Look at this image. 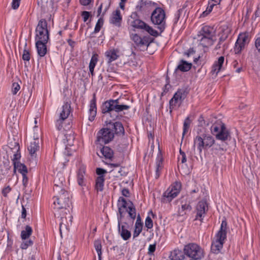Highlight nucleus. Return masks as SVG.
Wrapping results in <instances>:
<instances>
[{
	"mask_svg": "<svg viewBox=\"0 0 260 260\" xmlns=\"http://www.w3.org/2000/svg\"><path fill=\"white\" fill-rule=\"evenodd\" d=\"M129 108V106L120 104L119 99L107 101L102 106V113L105 114H109L113 120L117 118L119 112Z\"/></svg>",
	"mask_w": 260,
	"mask_h": 260,
	"instance_id": "obj_1",
	"label": "nucleus"
},
{
	"mask_svg": "<svg viewBox=\"0 0 260 260\" xmlns=\"http://www.w3.org/2000/svg\"><path fill=\"white\" fill-rule=\"evenodd\" d=\"M215 33L213 27L204 26L194 38L203 47H208L213 44Z\"/></svg>",
	"mask_w": 260,
	"mask_h": 260,
	"instance_id": "obj_2",
	"label": "nucleus"
},
{
	"mask_svg": "<svg viewBox=\"0 0 260 260\" xmlns=\"http://www.w3.org/2000/svg\"><path fill=\"white\" fill-rule=\"evenodd\" d=\"M118 209V219H122L124 214L127 212L129 217L133 220L136 217V210L132 202L126 201L123 197H120L117 203Z\"/></svg>",
	"mask_w": 260,
	"mask_h": 260,
	"instance_id": "obj_3",
	"label": "nucleus"
},
{
	"mask_svg": "<svg viewBox=\"0 0 260 260\" xmlns=\"http://www.w3.org/2000/svg\"><path fill=\"white\" fill-rule=\"evenodd\" d=\"M56 194L53 198V204L54 209L57 211L62 209V213L68 214L70 213L67 207H69L70 200L68 192L65 190L55 192Z\"/></svg>",
	"mask_w": 260,
	"mask_h": 260,
	"instance_id": "obj_4",
	"label": "nucleus"
},
{
	"mask_svg": "<svg viewBox=\"0 0 260 260\" xmlns=\"http://www.w3.org/2000/svg\"><path fill=\"white\" fill-rule=\"evenodd\" d=\"M226 221L223 220L220 230L216 235V239L213 241L211 246V250L214 253H218L223 247L224 241L226 237Z\"/></svg>",
	"mask_w": 260,
	"mask_h": 260,
	"instance_id": "obj_5",
	"label": "nucleus"
},
{
	"mask_svg": "<svg viewBox=\"0 0 260 260\" xmlns=\"http://www.w3.org/2000/svg\"><path fill=\"white\" fill-rule=\"evenodd\" d=\"M49 39L47 23L45 19H41L36 28V41L48 42Z\"/></svg>",
	"mask_w": 260,
	"mask_h": 260,
	"instance_id": "obj_6",
	"label": "nucleus"
},
{
	"mask_svg": "<svg viewBox=\"0 0 260 260\" xmlns=\"http://www.w3.org/2000/svg\"><path fill=\"white\" fill-rule=\"evenodd\" d=\"M165 13L160 8H156L152 12L151 16L152 22L157 25V28L162 32L166 27Z\"/></svg>",
	"mask_w": 260,
	"mask_h": 260,
	"instance_id": "obj_7",
	"label": "nucleus"
},
{
	"mask_svg": "<svg viewBox=\"0 0 260 260\" xmlns=\"http://www.w3.org/2000/svg\"><path fill=\"white\" fill-rule=\"evenodd\" d=\"M181 189V182L179 181L175 182L164 193L162 197V201L165 203L170 202L178 196Z\"/></svg>",
	"mask_w": 260,
	"mask_h": 260,
	"instance_id": "obj_8",
	"label": "nucleus"
},
{
	"mask_svg": "<svg viewBox=\"0 0 260 260\" xmlns=\"http://www.w3.org/2000/svg\"><path fill=\"white\" fill-rule=\"evenodd\" d=\"M114 138V133L110 128H103L98 133L97 142L102 146L107 144L112 140Z\"/></svg>",
	"mask_w": 260,
	"mask_h": 260,
	"instance_id": "obj_9",
	"label": "nucleus"
},
{
	"mask_svg": "<svg viewBox=\"0 0 260 260\" xmlns=\"http://www.w3.org/2000/svg\"><path fill=\"white\" fill-rule=\"evenodd\" d=\"M131 25L136 28L144 29L150 35L157 37L158 34L156 30L140 19H136L131 22Z\"/></svg>",
	"mask_w": 260,
	"mask_h": 260,
	"instance_id": "obj_10",
	"label": "nucleus"
},
{
	"mask_svg": "<svg viewBox=\"0 0 260 260\" xmlns=\"http://www.w3.org/2000/svg\"><path fill=\"white\" fill-rule=\"evenodd\" d=\"M249 42V38L246 34H240L236 42L234 51L236 54L240 53Z\"/></svg>",
	"mask_w": 260,
	"mask_h": 260,
	"instance_id": "obj_11",
	"label": "nucleus"
},
{
	"mask_svg": "<svg viewBox=\"0 0 260 260\" xmlns=\"http://www.w3.org/2000/svg\"><path fill=\"white\" fill-rule=\"evenodd\" d=\"M207 203L205 201H200L197 206V213L195 220H199L201 221L203 219L204 215L207 210Z\"/></svg>",
	"mask_w": 260,
	"mask_h": 260,
	"instance_id": "obj_12",
	"label": "nucleus"
},
{
	"mask_svg": "<svg viewBox=\"0 0 260 260\" xmlns=\"http://www.w3.org/2000/svg\"><path fill=\"white\" fill-rule=\"evenodd\" d=\"M34 139L32 142H31L28 146L27 149L29 151V154L32 157H36V152L39 150L40 145H39V139L38 136L35 137L34 136Z\"/></svg>",
	"mask_w": 260,
	"mask_h": 260,
	"instance_id": "obj_13",
	"label": "nucleus"
},
{
	"mask_svg": "<svg viewBox=\"0 0 260 260\" xmlns=\"http://www.w3.org/2000/svg\"><path fill=\"white\" fill-rule=\"evenodd\" d=\"M64 214H65L64 213H62V214H59V215L61 216L60 219L61 220L59 223V231L61 237L63 232H66L68 231V225L65 223H64V219L67 220V218H68L69 219L70 224H71L72 222V216L70 215V213H68V214H67L68 217L67 216H64Z\"/></svg>",
	"mask_w": 260,
	"mask_h": 260,
	"instance_id": "obj_14",
	"label": "nucleus"
},
{
	"mask_svg": "<svg viewBox=\"0 0 260 260\" xmlns=\"http://www.w3.org/2000/svg\"><path fill=\"white\" fill-rule=\"evenodd\" d=\"M193 142V147L194 148L197 146L200 154L202 153L203 149H206L203 134L197 135L194 139Z\"/></svg>",
	"mask_w": 260,
	"mask_h": 260,
	"instance_id": "obj_15",
	"label": "nucleus"
},
{
	"mask_svg": "<svg viewBox=\"0 0 260 260\" xmlns=\"http://www.w3.org/2000/svg\"><path fill=\"white\" fill-rule=\"evenodd\" d=\"M121 220L122 219H118V232L124 240H127L131 236V233L129 231L125 229L124 225H121Z\"/></svg>",
	"mask_w": 260,
	"mask_h": 260,
	"instance_id": "obj_16",
	"label": "nucleus"
},
{
	"mask_svg": "<svg viewBox=\"0 0 260 260\" xmlns=\"http://www.w3.org/2000/svg\"><path fill=\"white\" fill-rule=\"evenodd\" d=\"M216 138L222 141H225L230 137V134L225 125H221V128L219 133L216 134Z\"/></svg>",
	"mask_w": 260,
	"mask_h": 260,
	"instance_id": "obj_17",
	"label": "nucleus"
},
{
	"mask_svg": "<svg viewBox=\"0 0 260 260\" xmlns=\"http://www.w3.org/2000/svg\"><path fill=\"white\" fill-rule=\"evenodd\" d=\"M89 120L92 121L96 114V99L95 94H93V99L90 101V108L89 110Z\"/></svg>",
	"mask_w": 260,
	"mask_h": 260,
	"instance_id": "obj_18",
	"label": "nucleus"
},
{
	"mask_svg": "<svg viewBox=\"0 0 260 260\" xmlns=\"http://www.w3.org/2000/svg\"><path fill=\"white\" fill-rule=\"evenodd\" d=\"M64 181V179L62 177H60L57 175L54 179V186L53 190L55 192H59L60 191L65 190L63 186V182Z\"/></svg>",
	"mask_w": 260,
	"mask_h": 260,
	"instance_id": "obj_19",
	"label": "nucleus"
},
{
	"mask_svg": "<svg viewBox=\"0 0 260 260\" xmlns=\"http://www.w3.org/2000/svg\"><path fill=\"white\" fill-rule=\"evenodd\" d=\"M48 42L36 41L37 53L40 57L44 56L47 53L46 44Z\"/></svg>",
	"mask_w": 260,
	"mask_h": 260,
	"instance_id": "obj_20",
	"label": "nucleus"
},
{
	"mask_svg": "<svg viewBox=\"0 0 260 260\" xmlns=\"http://www.w3.org/2000/svg\"><path fill=\"white\" fill-rule=\"evenodd\" d=\"M224 60V57L220 56L218 58V60L214 63L212 66V70L211 71V73L212 75H214L215 76H217V74L221 69Z\"/></svg>",
	"mask_w": 260,
	"mask_h": 260,
	"instance_id": "obj_21",
	"label": "nucleus"
},
{
	"mask_svg": "<svg viewBox=\"0 0 260 260\" xmlns=\"http://www.w3.org/2000/svg\"><path fill=\"white\" fill-rule=\"evenodd\" d=\"M71 112V106L68 102L65 103L62 106L59 113V118L62 120L66 119L69 116Z\"/></svg>",
	"mask_w": 260,
	"mask_h": 260,
	"instance_id": "obj_22",
	"label": "nucleus"
},
{
	"mask_svg": "<svg viewBox=\"0 0 260 260\" xmlns=\"http://www.w3.org/2000/svg\"><path fill=\"white\" fill-rule=\"evenodd\" d=\"M64 138L63 139V142L67 145L71 146L74 144L75 140L74 133L72 129H69L64 134Z\"/></svg>",
	"mask_w": 260,
	"mask_h": 260,
	"instance_id": "obj_23",
	"label": "nucleus"
},
{
	"mask_svg": "<svg viewBox=\"0 0 260 260\" xmlns=\"http://www.w3.org/2000/svg\"><path fill=\"white\" fill-rule=\"evenodd\" d=\"M122 20V16L120 14V11L119 10H116L112 14L110 22L116 26H119L120 22Z\"/></svg>",
	"mask_w": 260,
	"mask_h": 260,
	"instance_id": "obj_24",
	"label": "nucleus"
},
{
	"mask_svg": "<svg viewBox=\"0 0 260 260\" xmlns=\"http://www.w3.org/2000/svg\"><path fill=\"white\" fill-rule=\"evenodd\" d=\"M131 39L138 47H141L148 45V42L146 40L142 39L137 34H132Z\"/></svg>",
	"mask_w": 260,
	"mask_h": 260,
	"instance_id": "obj_25",
	"label": "nucleus"
},
{
	"mask_svg": "<svg viewBox=\"0 0 260 260\" xmlns=\"http://www.w3.org/2000/svg\"><path fill=\"white\" fill-rule=\"evenodd\" d=\"M184 254L181 250L175 249L171 252L170 258L171 260H184L185 258Z\"/></svg>",
	"mask_w": 260,
	"mask_h": 260,
	"instance_id": "obj_26",
	"label": "nucleus"
},
{
	"mask_svg": "<svg viewBox=\"0 0 260 260\" xmlns=\"http://www.w3.org/2000/svg\"><path fill=\"white\" fill-rule=\"evenodd\" d=\"M100 153L106 159H111L113 156V150L108 146H104L101 148Z\"/></svg>",
	"mask_w": 260,
	"mask_h": 260,
	"instance_id": "obj_27",
	"label": "nucleus"
},
{
	"mask_svg": "<svg viewBox=\"0 0 260 260\" xmlns=\"http://www.w3.org/2000/svg\"><path fill=\"white\" fill-rule=\"evenodd\" d=\"M85 174V169L84 167H81L77 173V181L80 186L85 185L84 176Z\"/></svg>",
	"mask_w": 260,
	"mask_h": 260,
	"instance_id": "obj_28",
	"label": "nucleus"
},
{
	"mask_svg": "<svg viewBox=\"0 0 260 260\" xmlns=\"http://www.w3.org/2000/svg\"><path fill=\"white\" fill-rule=\"evenodd\" d=\"M118 52V51L114 49L107 51L106 52L105 55L108 59V63H111L118 58L119 57V55L117 54Z\"/></svg>",
	"mask_w": 260,
	"mask_h": 260,
	"instance_id": "obj_29",
	"label": "nucleus"
},
{
	"mask_svg": "<svg viewBox=\"0 0 260 260\" xmlns=\"http://www.w3.org/2000/svg\"><path fill=\"white\" fill-rule=\"evenodd\" d=\"M192 64L187 61L181 60L179 64L178 65L177 70H179L182 72H187L189 71L191 68Z\"/></svg>",
	"mask_w": 260,
	"mask_h": 260,
	"instance_id": "obj_30",
	"label": "nucleus"
},
{
	"mask_svg": "<svg viewBox=\"0 0 260 260\" xmlns=\"http://www.w3.org/2000/svg\"><path fill=\"white\" fill-rule=\"evenodd\" d=\"M206 149L210 148L215 142L214 138L209 134H203Z\"/></svg>",
	"mask_w": 260,
	"mask_h": 260,
	"instance_id": "obj_31",
	"label": "nucleus"
},
{
	"mask_svg": "<svg viewBox=\"0 0 260 260\" xmlns=\"http://www.w3.org/2000/svg\"><path fill=\"white\" fill-rule=\"evenodd\" d=\"M112 125L116 134L122 135L124 134V129L121 122H116L112 123Z\"/></svg>",
	"mask_w": 260,
	"mask_h": 260,
	"instance_id": "obj_32",
	"label": "nucleus"
},
{
	"mask_svg": "<svg viewBox=\"0 0 260 260\" xmlns=\"http://www.w3.org/2000/svg\"><path fill=\"white\" fill-rule=\"evenodd\" d=\"M15 169H17L18 171L21 174H27L28 171L26 166L22 163L14 162Z\"/></svg>",
	"mask_w": 260,
	"mask_h": 260,
	"instance_id": "obj_33",
	"label": "nucleus"
},
{
	"mask_svg": "<svg viewBox=\"0 0 260 260\" xmlns=\"http://www.w3.org/2000/svg\"><path fill=\"white\" fill-rule=\"evenodd\" d=\"M104 176H101L97 177L95 183V188L97 191H102L103 190L104 182Z\"/></svg>",
	"mask_w": 260,
	"mask_h": 260,
	"instance_id": "obj_34",
	"label": "nucleus"
},
{
	"mask_svg": "<svg viewBox=\"0 0 260 260\" xmlns=\"http://www.w3.org/2000/svg\"><path fill=\"white\" fill-rule=\"evenodd\" d=\"M163 168L162 158L158 157L156 162L155 178H158L160 175V171Z\"/></svg>",
	"mask_w": 260,
	"mask_h": 260,
	"instance_id": "obj_35",
	"label": "nucleus"
},
{
	"mask_svg": "<svg viewBox=\"0 0 260 260\" xmlns=\"http://www.w3.org/2000/svg\"><path fill=\"white\" fill-rule=\"evenodd\" d=\"M32 230L31 228L29 225L25 226V230L21 232V237L22 239H26L31 235Z\"/></svg>",
	"mask_w": 260,
	"mask_h": 260,
	"instance_id": "obj_36",
	"label": "nucleus"
},
{
	"mask_svg": "<svg viewBox=\"0 0 260 260\" xmlns=\"http://www.w3.org/2000/svg\"><path fill=\"white\" fill-rule=\"evenodd\" d=\"M15 148L16 150V153H15L13 155V158L12 159V161L13 165H14V162H19V159L21 157V154L19 152V146L18 143H15Z\"/></svg>",
	"mask_w": 260,
	"mask_h": 260,
	"instance_id": "obj_37",
	"label": "nucleus"
},
{
	"mask_svg": "<svg viewBox=\"0 0 260 260\" xmlns=\"http://www.w3.org/2000/svg\"><path fill=\"white\" fill-rule=\"evenodd\" d=\"M94 246L98 253L99 260H101L102 256V244L100 240H96L94 241Z\"/></svg>",
	"mask_w": 260,
	"mask_h": 260,
	"instance_id": "obj_38",
	"label": "nucleus"
},
{
	"mask_svg": "<svg viewBox=\"0 0 260 260\" xmlns=\"http://www.w3.org/2000/svg\"><path fill=\"white\" fill-rule=\"evenodd\" d=\"M222 125H224V124L221 122L218 123H215L213 124L211 127L212 133L216 136V134L219 133L220 131Z\"/></svg>",
	"mask_w": 260,
	"mask_h": 260,
	"instance_id": "obj_39",
	"label": "nucleus"
},
{
	"mask_svg": "<svg viewBox=\"0 0 260 260\" xmlns=\"http://www.w3.org/2000/svg\"><path fill=\"white\" fill-rule=\"evenodd\" d=\"M179 102H180V101L178 94L175 93L173 97L170 101V109H173Z\"/></svg>",
	"mask_w": 260,
	"mask_h": 260,
	"instance_id": "obj_40",
	"label": "nucleus"
},
{
	"mask_svg": "<svg viewBox=\"0 0 260 260\" xmlns=\"http://www.w3.org/2000/svg\"><path fill=\"white\" fill-rule=\"evenodd\" d=\"M143 224H139L138 223H135V230L133 233V238L137 237L141 233L142 230Z\"/></svg>",
	"mask_w": 260,
	"mask_h": 260,
	"instance_id": "obj_41",
	"label": "nucleus"
},
{
	"mask_svg": "<svg viewBox=\"0 0 260 260\" xmlns=\"http://www.w3.org/2000/svg\"><path fill=\"white\" fill-rule=\"evenodd\" d=\"M191 123V120L189 117H187L184 120L183 123V136H184L188 131Z\"/></svg>",
	"mask_w": 260,
	"mask_h": 260,
	"instance_id": "obj_42",
	"label": "nucleus"
},
{
	"mask_svg": "<svg viewBox=\"0 0 260 260\" xmlns=\"http://www.w3.org/2000/svg\"><path fill=\"white\" fill-rule=\"evenodd\" d=\"M98 55L96 53H94L90 59L89 68H94L98 61Z\"/></svg>",
	"mask_w": 260,
	"mask_h": 260,
	"instance_id": "obj_43",
	"label": "nucleus"
},
{
	"mask_svg": "<svg viewBox=\"0 0 260 260\" xmlns=\"http://www.w3.org/2000/svg\"><path fill=\"white\" fill-rule=\"evenodd\" d=\"M214 6L215 4L213 3V2H209L208 6L206 9V10L203 12L201 16L203 17L206 16L210 12L212 11Z\"/></svg>",
	"mask_w": 260,
	"mask_h": 260,
	"instance_id": "obj_44",
	"label": "nucleus"
},
{
	"mask_svg": "<svg viewBox=\"0 0 260 260\" xmlns=\"http://www.w3.org/2000/svg\"><path fill=\"white\" fill-rule=\"evenodd\" d=\"M223 30L224 32L225 36H222L220 38L219 42V43H222L225 39V38L227 37L229 34H230L231 30L228 28L227 26H224L223 28Z\"/></svg>",
	"mask_w": 260,
	"mask_h": 260,
	"instance_id": "obj_45",
	"label": "nucleus"
},
{
	"mask_svg": "<svg viewBox=\"0 0 260 260\" xmlns=\"http://www.w3.org/2000/svg\"><path fill=\"white\" fill-rule=\"evenodd\" d=\"M103 20L102 18H100L96 23V25H95V26L94 28V32L97 33V32H99L102 26H103Z\"/></svg>",
	"mask_w": 260,
	"mask_h": 260,
	"instance_id": "obj_46",
	"label": "nucleus"
},
{
	"mask_svg": "<svg viewBox=\"0 0 260 260\" xmlns=\"http://www.w3.org/2000/svg\"><path fill=\"white\" fill-rule=\"evenodd\" d=\"M175 93L178 94L180 102L183 101L186 96V93L184 89H179Z\"/></svg>",
	"mask_w": 260,
	"mask_h": 260,
	"instance_id": "obj_47",
	"label": "nucleus"
},
{
	"mask_svg": "<svg viewBox=\"0 0 260 260\" xmlns=\"http://www.w3.org/2000/svg\"><path fill=\"white\" fill-rule=\"evenodd\" d=\"M20 86L18 83L14 82L12 84V93L15 95L20 90Z\"/></svg>",
	"mask_w": 260,
	"mask_h": 260,
	"instance_id": "obj_48",
	"label": "nucleus"
},
{
	"mask_svg": "<svg viewBox=\"0 0 260 260\" xmlns=\"http://www.w3.org/2000/svg\"><path fill=\"white\" fill-rule=\"evenodd\" d=\"M145 225L148 229H150L153 227V221L150 217L147 216L146 217Z\"/></svg>",
	"mask_w": 260,
	"mask_h": 260,
	"instance_id": "obj_49",
	"label": "nucleus"
},
{
	"mask_svg": "<svg viewBox=\"0 0 260 260\" xmlns=\"http://www.w3.org/2000/svg\"><path fill=\"white\" fill-rule=\"evenodd\" d=\"M22 59L25 61H29L30 59V54L28 50L25 48L22 54Z\"/></svg>",
	"mask_w": 260,
	"mask_h": 260,
	"instance_id": "obj_50",
	"label": "nucleus"
},
{
	"mask_svg": "<svg viewBox=\"0 0 260 260\" xmlns=\"http://www.w3.org/2000/svg\"><path fill=\"white\" fill-rule=\"evenodd\" d=\"M11 190V187L9 185H8L2 189V193L4 197H7L8 193H9Z\"/></svg>",
	"mask_w": 260,
	"mask_h": 260,
	"instance_id": "obj_51",
	"label": "nucleus"
},
{
	"mask_svg": "<svg viewBox=\"0 0 260 260\" xmlns=\"http://www.w3.org/2000/svg\"><path fill=\"white\" fill-rule=\"evenodd\" d=\"M64 120H62L60 118H58L56 120V123H55V125H56V127L58 131H60V130H61L62 129V124H63V121Z\"/></svg>",
	"mask_w": 260,
	"mask_h": 260,
	"instance_id": "obj_52",
	"label": "nucleus"
},
{
	"mask_svg": "<svg viewBox=\"0 0 260 260\" xmlns=\"http://www.w3.org/2000/svg\"><path fill=\"white\" fill-rule=\"evenodd\" d=\"M181 209L183 211H189L191 210V207L189 205V203H185V204L182 205Z\"/></svg>",
	"mask_w": 260,
	"mask_h": 260,
	"instance_id": "obj_53",
	"label": "nucleus"
},
{
	"mask_svg": "<svg viewBox=\"0 0 260 260\" xmlns=\"http://www.w3.org/2000/svg\"><path fill=\"white\" fill-rule=\"evenodd\" d=\"M32 244V241L30 240L28 241H26L23 242L21 245V248L23 249H26L27 248L28 246L29 245H31Z\"/></svg>",
	"mask_w": 260,
	"mask_h": 260,
	"instance_id": "obj_54",
	"label": "nucleus"
},
{
	"mask_svg": "<svg viewBox=\"0 0 260 260\" xmlns=\"http://www.w3.org/2000/svg\"><path fill=\"white\" fill-rule=\"evenodd\" d=\"M21 0H13L12 3V8L14 10H16L18 8L20 5V2Z\"/></svg>",
	"mask_w": 260,
	"mask_h": 260,
	"instance_id": "obj_55",
	"label": "nucleus"
},
{
	"mask_svg": "<svg viewBox=\"0 0 260 260\" xmlns=\"http://www.w3.org/2000/svg\"><path fill=\"white\" fill-rule=\"evenodd\" d=\"M84 22H86L90 16V13L87 11H83L82 13Z\"/></svg>",
	"mask_w": 260,
	"mask_h": 260,
	"instance_id": "obj_56",
	"label": "nucleus"
},
{
	"mask_svg": "<svg viewBox=\"0 0 260 260\" xmlns=\"http://www.w3.org/2000/svg\"><path fill=\"white\" fill-rule=\"evenodd\" d=\"M96 173L99 176H104L103 175L107 173V171L102 168H97Z\"/></svg>",
	"mask_w": 260,
	"mask_h": 260,
	"instance_id": "obj_57",
	"label": "nucleus"
},
{
	"mask_svg": "<svg viewBox=\"0 0 260 260\" xmlns=\"http://www.w3.org/2000/svg\"><path fill=\"white\" fill-rule=\"evenodd\" d=\"M155 248H156L155 244L150 245L149 246V248H148V254H151L153 253L155 251Z\"/></svg>",
	"mask_w": 260,
	"mask_h": 260,
	"instance_id": "obj_58",
	"label": "nucleus"
},
{
	"mask_svg": "<svg viewBox=\"0 0 260 260\" xmlns=\"http://www.w3.org/2000/svg\"><path fill=\"white\" fill-rule=\"evenodd\" d=\"M255 46L258 51L260 53V38H257L255 40Z\"/></svg>",
	"mask_w": 260,
	"mask_h": 260,
	"instance_id": "obj_59",
	"label": "nucleus"
},
{
	"mask_svg": "<svg viewBox=\"0 0 260 260\" xmlns=\"http://www.w3.org/2000/svg\"><path fill=\"white\" fill-rule=\"evenodd\" d=\"M92 0H79L80 4L83 6H87L90 4Z\"/></svg>",
	"mask_w": 260,
	"mask_h": 260,
	"instance_id": "obj_60",
	"label": "nucleus"
},
{
	"mask_svg": "<svg viewBox=\"0 0 260 260\" xmlns=\"http://www.w3.org/2000/svg\"><path fill=\"white\" fill-rule=\"evenodd\" d=\"M122 194L126 197H128L129 195V191L128 189L123 188L122 190Z\"/></svg>",
	"mask_w": 260,
	"mask_h": 260,
	"instance_id": "obj_61",
	"label": "nucleus"
},
{
	"mask_svg": "<svg viewBox=\"0 0 260 260\" xmlns=\"http://www.w3.org/2000/svg\"><path fill=\"white\" fill-rule=\"evenodd\" d=\"M26 175H27V174H25L24 175L22 174V177H23L22 182H23V184L24 186H26L28 182V178H27Z\"/></svg>",
	"mask_w": 260,
	"mask_h": 260,
	"instance_id": "obj_62",
	"label": "nucleus"
},
{
	"mask_svg": "<svg viewBox=\"0 0 260 260\" xmlns=\"http://www.w3.org/2000/svg\"><path fill=\"white\" fill-rule=\"evenodd\" d=\"M170 87H171V85L169 83L166 84L165 85L164 91L162 93V94H165L166 92H167Z\"/></svg>",
	"mask_w": 260,
	"mask_h": 260,
	"instance_id": "obj_63",
	"label": "nucleus"
},
{
	"mask_svg": "<svg viewBox=\"0 0 260 260\" xmlns=\"http://www.w3.org/2000/svg\"><path fill=\"white\" fill-rule=\"evenodd\" d=\"M26 216V210L25 208L22 206V214L21 217L23 218H25Z\"/></svg>",
	"mask_w": 260,
	"mask_h": 260,
	"instance_id": "obj_64",
	"label": "nucleus"
}]
</instances>
